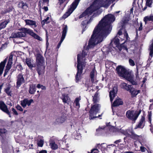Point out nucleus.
Instances as JSON below:
<instances>
[{
    "label": "nucleus",
    "instance_id": "nucleus-5",
    "mask_svg": "<svg viewBox=\"0 0 153 153\" xmlns=\"http://www.w3.org/2000/svg\"><path fill=\"white\" fill-rule=\"evenodd\" d=\"M100 107V105L98 104L95 103V104L91 105L89 111V119L90 120H93L97 117H95L94 115H96L99 112Z\"/></svg>",
    "mask_w": 153,
    "mask_h": 153
},
{
    "label": "nucleus",
    "instance_id": "nucleus-60",
    "mask_svg": "<svg viewBox=\"0 0 153 153\" xmlns=\"http://www.w3.org/2000/svg\"><path fill=\"white\" fill-rule=\"evenodd\" d=\"M12 111L13 112L14 114L16 115H18V113L16 111V110L14 108H12Z\"/></svg>",
    "mask_w": 153,
    "mask_h": 153
},
{
    "label": "nucleus",
    "instance_id": "nucleus-46",
    "mask_svg": "<svg viewBox=\"0 0 153 153\" xmlns=\"http://www.w3.org/2000/svg\"><path fill=\"white\" fill-rule=\"evenodd\" d=\"M105 145L104 143L101 144L100 145L99 144L98 146V148L101 149V151H104L106 149L105 146H104V145Z\"/></svg>",
    "mask_w": 153,
    "mask_h": 153
},
{
    "label": "nucleus",
    "instance_id": "nucleus-32",
    "mask_svg": "<svg viewBox=\"0 0 153 153\" xmlns=\"http://www.w3.org/2000/svg\"><path fill=\"white\" fill-rule=\"evenodd\" d=\"M7 132V131L5 129L0 128V136L3 139L6 138V133Z\"/></svg>",
    "mask_w": 153,
    "mask_h": 153
},
{
    "label": "nucleus",
    "instance_id": "nucleus-41",
    "mask_svg": "<svg viewBox=\"0 0 153 153\" xmlns=\"http://www.w3.org/2000/svg\"><path fill=\"white\" fill-rule=\"evenodd\" d=\"M98 95V93L97 91L95 93L94 96H93V101L94 104L96 103L97 102V98Z\"/></svg>",
    "mask_w": 153,
    "mask_h": 153
},
{
    "label": "nucleus",
    "instance_id": "nucleus-45",
    "mask_svg": "<svg viewBox=\"0 0 153 153\" xmlns=\"http://www.w3.org/2000/svg\"><path fill=\"white\" fill-rule=\"evenodd\" d=\"M32 37L35 39H37L39 41H42V38L38 35L35 33L33 34Z\"/></svg>",
    "mask_w": 153,
    "mask_h": 153
},
{
    "label": "nucleus",
    "instance_id": "nucleus-13",
    "mask_svg": "<svg viewBox=\"0 0 153 153\" xmlns=\"http://www.w3.org/2000/svg\"><path fill=\"white\" fill-rule=\"evenodd\" d=\"M126 130L128 133L127 136L130 137L132 139L137 140L140 137V136L135 134L132 129H128Z\"/></svg>",
    "mask_w": 153,
    "mask_h": 153
},
{
    "label": "nucleus",
    "instance_id": "nucleus-15",
    "mask_svg": "<svg viewBox=\"0 0 153 153\" xmlns=\"http://www.w3.org/2000/svg\"><path fill=\"white\" fill-rule=\"evenodd\" d=\"M128 91L131 94V98L136 97L137 94L140 93V90H137L133 88L132 86Z\"/></svg>",
    "mask_w": 153,
    "mask_h": 153
},
{
    "label": "nucleus",
    "instance_id": "nucleus-18",
    "mask_svg": "<svg viewBox=\"0 0 153 153\" xmlns=\"http://www.w3.org/2000/svg\"><path fill=\"white\" fill-rule=\"evenodd\" d=\"M36 69L39 76L44 74L45 67H43L42 65H37Z\"/></svg>",
    "mask_w": 153,
    "mask_h": 153
},
{
    "label": "nucleus",
    "instance_id": "nucleus-12",
    "mask_svg": "<svg viewBox=\"0 0 153 153\" xmlns=\"http://www.w3.org/2000/svg\"><path fill=\"white\" fill-rule=\"evenodd\" d=\"M20 104L24 108H25L27 105L30 106L31 103H33L34 101L32 99L29 100L28 98H25L23 100L21 101Z\"/></svg>",
    "mask_w": 153,
    "mask_h": 153
},
{
    "label": "nucleus",
    "instance_id": "nucleus-34",
    "mask_svg": "<svg viewBox=\"0 0 153 153\" xmlns=\"http://www.w3.org/2000/svg\"><path fill=\"white\" fill-rule=\"evenodd\" d=\"M143 20L146 23H147L148 21L153 22V15L151 14L149 16H146L144 18Z\"/></svg>",
    "mask_w": 153,
    "mask_h": 153
},
{
    "label": "nucleus",
    "instance_id": "nucleus-1",
    "mask_svg": "<svg viewBox=\"0 0 153 153\" xmlns=\"http://www.w3.org/2000/svg\"><path fill=\"white\" fill-rule=\"evenodd\" d=\"M114 20V15L111 14H108L102 19L95 27L88 46L92 47L95 45L97 41L101 42L106 38L111 31L112 27L111 24Z\"/></svg>",
    "mask_w": 153,
    "mask_h": 153
},
{
    "label": "nucleus",
    "instance_id": "nucleus-2",
    "mask_svg": "<svg viewBox=\"0 0 153 153\" xmlns=\"http://www.w3.org/2000/svg\"><path fill=\"white\" fill-rule=\"evenodd\" d=\"M98 1H100V5H97L96 4H94V5H91L90 7H88L79 16V19H80L84 17L88 16H89L91 15L92 13L97 10L101 7H108L110 4V3L111 1L113 2L115 0H97Z\"/></svg>",
    "mask_w": 153,
    "mask_h": 153
},
{
    "label": "nucleus",
    "instance_id": "nucleus-9",
    "mask_svg": "<svg viewBox=\"0 0 153 153\" xmlns=\"http://www.w3.org/2000/svg\"><path fill=\"white\" fill-rule=\"evenodd\" d=\"M115 86L113 87L112 89L109 92V96L110 101L111 103V108L113 112V115L114 114V107H115V101L113 102V101L115 97Z\"/></svg>",
    "mask_w": 153,
    "mask_h": 153
},
{
    "label": "nucleus",
    "instance_id": "nucleus-17",
    "mask_svg": "<svg viewBox=\"0 0 153 153\" xmlns=\"http://www.w3.org/2000/svg\"><path fill=\"white\" fill-rule=\"evenodd\" d=\"M26 63L28 66L29 69L32 72L35 71V69H33V68H35L36 65L35 64H32L31 63V60L30 59H27L25 61Z\"/></svg>",
    "mask_w": 153,
    "mask_h": 153
},
{
    "label": "nucleus",
    "instance_id": "nucleus-31",
    "mask_svg": "<svg viewBox=\"0 0 153 153\" xmlns=\"http://www.w3.org/2000/svg\"><path fill=\"white\" fill-rule=\"evenodd\" d=\"M18 6L19 8H20L23 9H25L28 7L27 3L23 2L22 1L19 2V3L18 4Z\"/></svg>",
    "mask_w": 153,
    "mask_h": 153
},
{
    "label": "nucleus",
    "instance_id": "nucleus-14",
    "mask_svg": "<svg viewBox=\"0 0 153 153\" xmlns=\"http://www.w3.org/2000/svg\"><path fill=\"white\" fill-rule=\"evenodd\" d=\"M17 78L16 86L19 87L23 83L25 82V80L22 74H19L17 76Z\"/></svg>",
    "mask_w": 153,
    "mask_h": 153
},
{
    "label": "nucleus",
    "instance_id": "nucleus-42",
    "mask_svg": "<svg viewBox=\"0 0 153 153\" xmlns=\"http://www.w3.org/2000/svg\"><path fill=\"white\" fill-rule=\"evenodd\" d=\"M126 42V41H125L123 43H121V44H120V43L118 45H117V46L116 47L118 48L120 51H122V49L123 48L124 46H125L124 45V44Z\"/></svg>",
    "mask_w": 153,
    "mask_h": 153
},
{
    "label": "nucleus",
    "instance_id": "nucleus-39",
    "mask_svg": "<svg viewBox=\"0 0 153 153\" xmlns=\"http://www.w3.org/2000/svg\"><path fill=\"white\" fill-rule=\"evenodd\" d=\"M50 146H51V148L54 150H55L58 148L57 145L55 143L54 141H52L50 143Z\"/></svg>",
    "mask_w": 153,
    "mask_h": 153
},
{
    "label": "nucleus",
    "instance_id": "nucleus-29",
    "mask_svg": "<svg viewBox=\"0 0 153 153\" xmlns=\"http://www.w3.org/2000/svg\"><path fill=\"white\" fill-rule=\"evenodd\" d=\"M95 71L96 72L95 68H94L92 69L90 74V77L91 78V81L92 83H93L94 81V78Z\"/></svg>",
    "mask_w": 153,
    "mask_h": 153
},
{
    "label": "nucleus",
    "instance_id": "nucleus-35",
    "mask_svg": "<svg viewBox=\"0 0 153 153\" xmlns=\"http://www.w3.org/2000/svg\"><path fill=\"white\" fill-rule=\"evenodd\" d=\"M10 20L9 19L6 20L5 21L2 22L0 24V30L2 28H4L6 27V25L7 24L10 22Z\"/></svg>",
    "mask_w": 153,
    "mask_h": 153
},
{
    "label": "nucleus",
    "instance_id": "nucleus-25",
    "mask_svg": "<svg viewBox=\"0 0 153 153\" xmlns=\"http://www.w3.org/2000/svg\"><path fill=\"white\" fill-rule=\"evenodd\" d=\"M7 61V59L6 58L3 61H2L0 63V76H1L3 73Z\"/></svg>",
    "mask_w": 153,
    "mask_h": 153
},
{
    "label": "nucleus",
    "instance_id": "nucleus-43",
    "mask_svg": "<svg viewBox=\"0 0 153 153\" xmlns=\"http://www.w3.org/2000/svg\"><path fill=\"white\" fill-rule=\"evenodd\" d=\"M80 99L78 97H76L74 101V102L76 104V106L78 108H79L80 107V105L79 103V101Z\"/></svg>",
    "mask_w": 153,
    "mask_h": 153
},
{
    "label": "nucleus",
    "instance_id": "nucleus-61",
    "mask_svg": "<svg viewBox=\"0 0 153 153\" xmlns=\"http://www.w3.org/2000/svg\"><path fill=\"white\" fill-rule=\"evenodd\" d=\"M11 67V65L8 64H7L5 70L9 71Z\"/></svg>",
    "mask_w": 153,
    "mask_h": 153
},
{
    "label": "nucleus",
    "instance_id": "nucleus-27",
    "mask_svg": "<svg viewBox=\"0 0 153 153\" xmlns=\"http://www.w3.org/2000/svg\"><path fill=\"white\" fill-rule=\"evenodd\" d=\"M123 104L122 99L118 97L115 99V107L123 105Z\"/></svg>",
    "mask_w": 153,
    "mask_h": 153
},
{
    "label": "nucleus",
    "instance_id": "nucleus-63",
    "mask_svg": "<svg viewBox=\"0 0 153 153\" xmlns=\"http://www.w3.org/2000/svg\"><path fill=\"white\" fill-rule=\"evenodd\" d=\"M149 55L151 57L153 56V51L150 50L149 52Z\"/></svg>",
    "mask_w": 153,
    "mask_h": 153
},
{
    "label": "nucleus",
    "instance_id": "nucleus-28",
    "mask_svg": "<svg viewBox=\"0 0 153 153\" xmlns=\"http://www.w3.org/2000/svg\"><path fill=\"white\" fill-rule=\"evenodd\" d=\"M129 20L126 18H123L120 22L121 27L126 29V25L128 23Z\"/></svg>",
    "mask_w": 153,
    "mask_h": 153
},
{
    "label": "nucleus",
    "instance_id": "nucleus-56",
    "mask_svg": "<svg viewBox=\"0 0 153 153\" xmlns=\"http://www.w3.org/2000/svg\"><path fill=\"white\" fill-rule=\"evenodd\" d=\"M129 62L130 65L132 66H134L135 65L134 61L131 59L129 60Z\"/></svg>",
    "mask_w": 153,
    "mask_h": 153
},
{
    "label": "nucleus",
    "instance_id": "nucleus-33",
    "mask_svg": "<svg viewBox=\"0 0 153 153\" xmlns=\"http://www.w3.org/2000/svg\"><path fill=\"white\" fill-rule=\"evenodd\" d=\"M104 127H105V128L106 129H108L109 131H113L114 132V130L115 129V127L112 126L110 124V122L107 123L106 124V126H104Z\"/></svg>",
    "mask_w": 153,
    "mask_h": 153
},
{
    "label": "nucleus",
    "instance_id": "nucleus-38",
    "mask_svg": "<svg viewBox=\"0 0 153 153\" xmlns=\"http://www.w3.org/2000/svg\"><path fill=\"white\" fill-rule=\"evenodd\" d=\"M88 24L87 23V20H85L82 21L81 24V26L82 28V31L83 32L85 31L86 30V25Z\"/></svg>",
    "mask_w": 153,
    "mask_h": 153
},
{
    "label": "nucleus",
    "instance_id": "nucleus-59",
    "mask_svg": "<svg viewBox=\"0 0 153 153\" xmlns=\"http://www.w3.org/2000/svg\"><path fill=\"white\" fill-rule=\"evenodd\" d=\"M41 1L42 3L43 4L45 3L48 4L49 1V0H41Z\"/></svg>",
    "mask_w": 153,
    "mask_h": 153
},
{
    "label": "nucleus",
    "instance_id": "nucleus-19",
    "mask_svg": "<svg viewBox=\"0 0 153 153\" xmlns=\"http://www.w3.org/2000/svg\"><path fill=\"white\" fill-rule=\"evenodd\" d=\"M20 30H22V32L25 33V34H24V37L26 35V33L32 36L34 33L33 30L29 28L23 27L20 29Z\"/></svg>",
    "mask_w": 153,
    "mask_h": 153
},
{
    "label": "nucleus",
    "instance_id": "nucleus-62",
    "mask_svg": "<svg viewBox=\"0 0 153 153\" xmlns=\"http://www.w3.org/2000/svg\"><path fill=\"white\" fill-rule=\"evenodd\" d=\"M140 149L141 151L143 152H145L146 150V149L145 147L143 146H141L140 147Z\"/></svg>",
    "mask_w": 153,
    "mask_h": 153
},
{
    "label": "nucleus",
    "instance_id": "nucleus-4",
    "mask_svg": "<svg viewBox=\"0 0 153 153\" xmlns=\"http://www.w3.org/2000/svg\"><path fill=\"white\" fill-rule=\"evenodd\" d=\"M115 70L119 76L125 79L131 73L129 70H127L124 67L121 65L118 66Z\"/></svg>",
    "mask_w": 153,
    "mask_h": 153
},
{
    "label": "nucleus",
    "instance_id": "nucleus-21",
    "mask_svg": "<svg viewBox=\"0 0 153 153\" xmlns=\"http://www.w3.org/2000/svg\"><path fill=\"white\" fill-rule=\"evenodd\" d=\"M125 79L133 85H137V82L134 80V75L131 73Z\"/></svg>",
    "mask_w": 153,
    "mask_h": 153
},
{
    "label": "nucleus",
    "instance_id": "nucleus-24",
    "mask_svg": "<svg viewBox=\"0 0 153 153\" xmlns=\"http://www.w3.org/2000/svg\"><path fill=\"white\" fill-rule=\"evenodd\" d=\"M132 86V85H129L124 82L121 83L120 85V86L121 88L128 91L129 90Z\"/></svg>",
    "mask_w": 153,
    "mask_h": 153
},
{
    "label": "nucleus",
    "instance_id": "nucleus-16",
    "mask_svg": "<svg viewBox=\"0 0 153 153\" xmlns=\"http://www.w3.org/2000/svg\"><path fill=\"white\" fill-rule=\"evenodd\" d=\"M145 117L144 116H142L138 124L135 126L134 129H136L138 128H143L145 126Z\"/></svg>",
    "mask_w": 153,
    "mask_h": 153
},
{
    "label": "nucleus",
    "instance_id": "nucleus-7",
    "mask_svg": "<svg viewBox=\"0 0 153 153\" xmlns=\"http://www.w3.org/2000/svg\"><path fill=\"white\" fill-rule=\"evenodd\" d=\"M141 110L140 109L138 111L134 112V110H129L127 111L126 113V117L129 120L132 121H135L140 114Z\"/></svg>",
    "mask_w": 153,
    "mask_h": 153
},
{
    "label": "nucleus",
    "instance_id": "nucleus-50",
    "mask_svg": "<svg viewBox=\"0 0 153 153\" xmlns=\"http://www.w3.org/2000/svg\"><path fill=\"white\" fill-rule=\"evenodd\" d=\"M152 3V0H146V5L149 7H151Z\"/></svg>",
    "mask_w": 153,
    "mask_h": 153
},
{
    "label": "nucleus",
    "instance_id": "nucleus-57",
    "mask_svg": "<svg viewBox=\"0 0 153 153\" xmlns=\"http://www.w3.org/2000/svg\"><path fill=\"white\" fill-rule=\"evenodd\" d=\"M16 108L18 110L21 111H23V109L19 105H17Z\"/></svg>",
    "mask_w": 153,
    "mask_h": 153
},
{
    "label": "nucleus",
    "instance_id": "nucleus-53",
    "mask_svg": "<svg viewBox=\"0 0 153 153\" xmlns=\"http://www.w3.org/2000/svg\"><path fill=\"white\" fill-rule=\"evenodd\" d=\"M124 36L126 38V41L128 40V38H129L126 29H124Z\"/></svg>",
    "mask_w": 153,
    "mask_h": 153
},
{
    "label": "nucleus",
    "instance_id": "nucleus-58",
    "mask_svg": "<svg viewBox=\"0 0 153 153\" xmlns=\"http://www.w3.org/2000/svg\"><path fill=\"white\" fill-rule=\"evenodd\" d=\"M135 76H136V79L137 80L139 79L140 77H139V73H138V69H137V71L136 73H135Z\"/></svg>",
    "mask_w": 153,
    "mask_h": 153
},
{
    "label": "nucleus",
    "instance_id": "nucleus-30",
    "mask_svg": "<svg viewBox=\"0 0 153 153\" xmlns=\"http://www.w3.org/2000/svg\"><path fill=\"white\" fill-rule=\"evenodd\" d=\"M105 129H106L104 126L102 127H99L98 128L96 129V132L97 134L98 135L102 134L105 131Z\"/></svg>",
    "mask_w": 153,
    "mask_h": 153
},
{
    "label": "nucleus",
    "instance_id": "nucleus-8",
    "mask_svg": "<svg viewBox=\"0 0 153 153\" xmlns=\"http://www.w3.org/2000/svg\"><path fill=\"white\" fill-rule=\"evenodd\" d=\"M115 37H114L111 41L109 45L107 47H104L102 50L104 52L108 53L111 52L112 54L114 53L115 49Z\"/></svg>",
    "mask_w": 153,
    "mask_h": 153
},
{
    "label": "nucleus",
    "instance_id": "nucleus-36",
    "mask_svg": "<svg viewBox=\"0 0 153 153\" xmlns=\"http://www.w3.org/2000/svg\"><path fill=\"white\" fill-rule=\"evenodd\" d=\"M66 117L64 116H62L61 117L58 118L56 120L57 123H64L66 120Z\"/></svg>",
    "mask_w": 153,
    "mask_h": 153
},
{
    "label": "nucleus",
    "instance_id": "nucleus-47",
    "mask_svg": "<svg viewBox=\"0 0 153 153\" xmlns=\"http://www.w3.org/2000/svg\"><path fill=\"white\" fill-rule=\"evenodd\" d=\"M44 141L40 139L39 141H38L37 142V145L39 147H42L44 144Z\"/></svg>",
    "mask_w": 153,
    "mask_h": 153
},
{
    "label": "nucleus",
    "instance_id": "nucleus-10",
    "mask_svg": "<svg viewBox=\"0 0 153 153\" xmlns=\"http://www.w3.org/2000/svg\"><path fill=\"white\" fill-rule=\"evenodd\" d=\"M68 30V27L67 25H64L62 28V36L60 41L59 42L56 48L58 49L61 46V44L65 38Z\"/></svg>",
    "mask_w": 153,
    "mask_h": 153
},
{
    "label": "nucleus",
    "instance_id": "nucleus-3",
    "mask_svg": "<svg viewBox=\"0 0 153 153\" xmlns=\"http://www.w3.org/2000/svg\"><path fill=\"white\" fill-rule=\"evenodd\" d=\"M87 55V53L85 50L82 51L81 54H78L77 55V72L75 76V81L76 82H78L82 78L81 75L83 70V67L85 66L84 62L81 61Z\"/></svg>",
    "mask_w": 153,
    "mask_h": 153
},
{
    "label": "nucleus",
    "instance_id": "nucleus-11",
    "mask_svg": "<svg viewBox=\"0 0 153 153\" xmlns=\"http://www.w3.org/2000/svg\"><path fill=\"white\" fill-rule=\"evenodd\" d=\"M0 109L3 112L7 114L9 117H11L10 112L7 106L5 104L4 102L2 100L0 101Z\"/></svg>",
    "mask_w": 153,
    "mask_h": 153
},
{
    "label": "nucleus",
    "instance_id": "nucleus-49",
    "mask_svg": "<svg viewBox=\"0 0 153 153\" xmlns=\"http://www.w3.org/2000/svg\"><path fill=\"white\" fill-rule=\"evenodd\" d=\"M148 117L149 123H151V117L152 116V111H148Z\"/></svg>",
    "mask_w": 153,
    "mask_h": 153
},
{
    "label": "nucleus",
    "instance_id": "nucleus-20",
    "mask_svg": "<svg viewBox=\"0 0 153 153\" xmlns=\"http://www.w3.org/2000/svg\"><path fill=\"white\" fill-rule=\"evenodd\" d=\"M36 61L37 63V65H42L44 62V58L41 54L40 53L36 54Z\"/></svg>",
    "mask_w": 153,
    "mask_h": 153
},
{
    "label": "nucleus",
    "instance_id": "nucleus-48",
    "mask_svg": "<svg viewBox=\"0 0 153 153\" xmlns=\"http://www.w3.org/2000/svg\"><path fill=\"white\" fill-rule=\"evenodd\" d=\"M142 26V23L141 22L140 23V26L138 28V30H139V31L141 30L143 28ZM136 35L138 36V29L137 28H136Z\"/></svg>",
    "mask_w": 153,
    "mask_h": 153
},
{
    "label": "nucleus",
    "instance_id": "nucleus-52",
    "mask_svg": "<svg viewBox=\"0 0 153 153\" xmlns=\"http://www.w3.org/2000/svg\"><path fill=\"white\" fill-rule=\"evenodd\" d=\"M49 17L48 16H47V18L45 19L44 20H43L42 21V22L43 23V25H44L45 23L48 24L49 23V22H48V21L49 20Z\"/></svg>",
    "mask_w": 153,
    "mask_h": 153
},
{
    "label": "nucleus",
    "instance_id": "nucleus-51",
    "mask_svg": "<svg viewBox=\"0 0 153 153\" xmlns=\"http://www.w3.org/2000/svg\"><path fill=\"white\" fill-rule=\"evenodd\" d=\"M124 30V28L121 27L120 28L116 36H117L118 35H119V36L122 35L123 33L122 30Z\"/></svg>",
    "mask_w": 153,
    "mask_h": 153
},
{
    "label": "nucleus",
    "instance_id": "nucleus-64",
    "mask_svg": "<svg viewBox=\"0 0 153 153\" xmlns=\"http://www.w3.org/2000/svg\"><path fill=\"white\" fill-rule=\"evenodd\" d=\"M39 153H47V151L46 150H42L40 151Z\"/></svg>",
    "mask_w": 153,
    "mask_h": 153
},
{
    "label": "nucleus",
    "instance_id": "nucleus-55",
    "mask_svg": "<svg viewBox=\"0 0 153 153\" xmlns=\"http://www.w3.org/2000/svg\"><path fill=\"white\" fill-rule=\"evenodd\" d=\"M117 36H115V45L116 47L120 44V40L119 39L116 38Z\"/></svg>",
    "mask_w": 153,
    "mask_h": 153
},
{
    "label": "nucleus",
    "instance_id": "nucleus-26",
    "mask_svg": "<svg viewBox=\"0 0 153 153\" xmlns=\"http://www.w3.org/2000/svg\"><path fill=\"white\" fill-rule=\"evenodd\" d=\"M29 93L30 94H34L36 91V85L35 84H30L29 85Z\"/></svg>",
    "mask_w": 153,
    "mask_h": 153
},
{
    "label": "nucleus",
    "instance_id": "nucleus-37",
    "mask_svg": "<svg viewBox=\"0 0 153 153\" xmlns=\"http://www.w3.org/2000/svg\"><path fill=\"white\" fill-rule=\"evenodd\" d=\"M11 87L9 86H8L6 88L4 89V91L7 94L8 96H12V91L10 90V89Z\"/></svg>",
    "mask_w": 153,
    "mask_h": 153
},
{
    "label": "nucleus",
    "instance_id": "nucleus-44",
    "mask_svg": "<svg viewBox=\"0 0 153 153\" xmlns=\"http://www.w3.org/2000/svg\"><path fill=\"white\" fill-rule=\"evenodd\" d=\"M69 97L67 95H62V101L64 103H67V101L68 100Z\"/></svg>",
    "mask_w": 153,
    "mask_h": 153
},
{
    "label": "nucleus",
    "instance_id": "nucleus-40",
    "mask_svg": "<svg viewBox=\"0 0 153 153\" xmlns=\"http://www.w3.org/2000/svg\"><path fill=\"white\" fill-rule=\"evenodd\" d=\"M120 132L122 133L123 134L127 136L128 133H127L126 132V129L124 130L123 129H119L117 128H116L115 127V132Z\"/></svg>",
    "mask_w": 153,
    "mask_h": 153
},
{
    "label": "nucleus",
    "instance_id": "nucleus-6",
    "mask_svg": "<svg viewBox=\"0 0 153 153\" xmlns=\"http://www.w3.org/2000/svg\"><path fill=\"white\" fill-rule=\"evenodd\" d=\"M80 0H75L71 4L67 12L62 16V18L65 19L69 16L76 8Z\"/></svg>",
    "mask_w": 153,
    "mask_h": 153
},
{
    "label": "nucleus",
    "instance_id": "nucleus-54",
    "mask_svg": "<svg viewBox=\"0 0 153 153\" xmlns=\"http://www.w3.org/2000/svg\"><path fill=\"white\" fill-rule=\"evenodd\" d=\"M16 68L19 71H21L23 69V67L21 64L17 65Z\"/></svg>",
    "mask_w": 153,
    "mask_h": 153
},
{
    "label": "nucleus",
    "instance_id": "nucleus-22",
    "mask_svg": "<svg viewBox=\"0 0 153 153\" xmlns=\"http://www.w3.org/2000/svg\"><path fill=\"white\" fill-rule=\"evenodd\" d=\"M24 34L22 32H18L17 33H13L11 34L10 38H20L24 37Z\"/></svg>",
    "mask_w": 153,
    "mask_h": 153
},
{
    "label": "nucleus",
    "instance_id": "nucleus-23",
    "mask_svg": "<svg viewBox=\"0 0 153 153\" xmlns=\"http://www.w3.org/2000/svg\"><path fill=\"white\" fill-rule=\"evenodd\" d=\"M25 21L26 23V25H29L30 26L33 25L34 27L36 28L37 27V25L36 24V22L35 21L30 20V19H25Z\"/></svg>",
    "mask_w": 153,
    "mask_h": 153
}]
</instances>
